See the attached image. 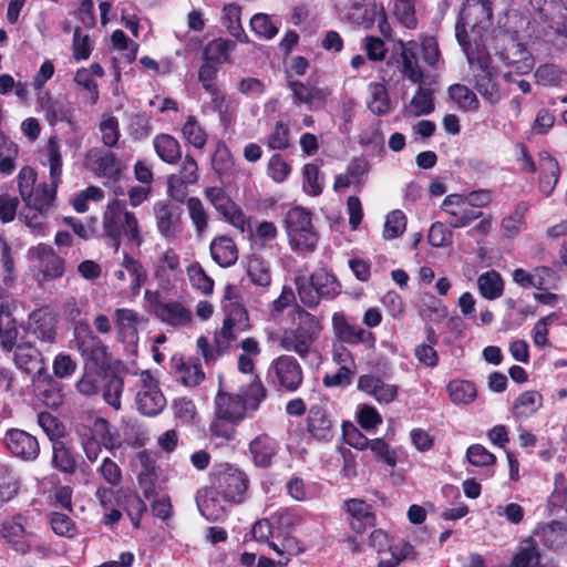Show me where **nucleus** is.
Returning <instances> with one entry per match:
<instances>
[{
  "label": "nucleus",
  "instance_id": "9b49d317",
  "mask_svg": "<svg viewBox=\"0 0 567 567\" xmlns=\"http://www.w3.org/2000/svg\"><path fill=\"white\" fill-rule=\"evenodd\" d=\"M244 330L245 327L240 328L236 323L235 318L229 316L224 320L220 330L215 332L214 347L209 346L208 339L206 337H199L197 339V348L204 357L205 362L212 363L220 354L228 351L231 347V343L237 339L238 333Z\"/></svg>",
  "mask_w": 567,
  "mask_h": 567
},
{
  "label": "nucleus",
  "instance_id": "0eeeda50",
  "mask_svg": "<svg viewBox=\"0 0 567 567\" xmlns=\"http://www.w3.org/2000/svg\"><path fill=\"white\" fill-rule=\"evenodd\" d=\"M215 493L221 495L225 501L240 503L248 488L247 474L228 463L218 465L213 473Z\"/></svg>",
  "mask_w": 567,
  "mask_h": 567
},
{
  "label": "nucleus",
  "instance_id": "4468645a",
  "mask_svg": "<svg viewBox=\"0 0 567 567\" xmlns=\"http://www.w3.org/2000/svg\"><path fill=\"white\" fill-rule=\"evenodd\" d=\"M332 329L336 337L343 343L355 346L363 344L367 349L375 348V336L373 332L348 321L344 313L336 312L332 316Z\"/></svg>",
  "mask_w": 567,
  "mask_h": 567
},
{
  "label": "nucleus",
  "instance_id": "3c124183",
  "mask_svg": "<svg viewBox=\"0 0 567 567\" xmlns=\"http://www.w3.org/2000/svg\"><path fill=\"white\" fill-rule=\"evenodd\" d=\"M213 110L218 113L223 125L228 126L234 122L235 106L230 99L220 90L208 93Z\"/></svg>",
  "mask_w": 567,
  "mask_h": 567
},
{
  "label": "nucleus",
  "instance_id": "cd10ccee",
  "mask_svg": "<svg viewBox=\"0 0 567 567\" xmlns=\"http://www.w3.org/2000/svg\"><path fill=\"white\" fill-rule=\"evenodd\" d=\"M155 315L162 322L174 328L189 326L193 320L192 311L178 301L157 303Z\"/></svg>",
  "mask_w": 567,
  "mask_h": 567
},
{
  "label": "nucleus",
  "instance_id": "72a5a7b5",
  "mask_svg": "<svg viewBox=\"0 0 567 567\" xmlns=\"http://www.w3.org/2000/svg\"><path fill=\"white\" fill-rule=\"evenodd\" d=\"M535 535L551 549L567 548V526L560 522H550L535 529Z\"/></svg>",
  "mask_w": 567,
  "mask_h": 567
},
{
  "label": "nucleus",
  "instance_id": "7c9ffc66",
  "mask_svg": "<svg viewBox=\"0 0 567 567\" xmlns=\"http://www.w3.org/2000/svg\"><path fill=\"white\" fill-rule=\"evenodd\" d=\"M25 529L23 518L18 515L9 520L2 523L0 528V536L6 539V543L19 554H27L30 550V545L23 540Z\"/></svg>",
  "mask_w": 567,
  "mask_h": 567
},
{
  "label": "nucleus",
  "instance_id": "338daca9",
  "mask_svg": "<svg viewBox=\"0 0 567 567\" xmlns=\"http://www.w3.org/2000/svg\"><path fill=\"white\" fill-rule=\"evenodd\" d=\"M406 228V217L401 210H393L386 215L383 237L388 240L400 237Z\"/></svg>",
  "mask_w": 567,
  "mask_h": 567
},
{
  "label": "nucleus",
  "instance_id": "4c0bfd02",
  "mask_svg": "<svg viewBox=\"0 0 567 567\" xmlns=\"http://www.w3.org/2000/svg\"><path fill=\"white\" fill-rule=\"evenodd\" d=\"M18 328L16 319L7 305H0V346L6 351H12L17 343Z\"/></svg>",
  "mask_w": 567,
  "mask_h": 567
},
{
  "label": "nucleus",
  "instance_id": "b1692460",
  "mask_svg": "<svg viewBox=\"0 0 567 567\" xmlns=\"http://www.w3.org/2000/svg\"><path fill=\"white\" fill-rule=\"evenodd\" d=\"M358 389L372 396L379 404H390L399 395V385L388 383L373 374L361 375L358 379Z\"/></svg>",
  "mask_w": 567,
  "mask_h": 567
},
{
  "label": "nucleus",
  "instance_id": "c756f323",
  "mask_svg": "<svg viewBox=\"0 0 567 567\" xmlns=\"http://www.w3.org/2000/svg\"><path fill=\"white\" fill-rule=\"evenodd\" d=\"M82 432H87L95 441L103 444L109 450L121 447L122 440L118 431L113 427L105 419L96 417L92 421L90 426H81Z\"/></svg>",
  "mask_w": 567,
  "mask_h": 567
},
{
  "label": "nucleus",
  "instance_id": "2f4dec72",
  "mask_svg": "<svg viewBox=\"0 0 567 567\" xmlns=\"http://www.w3.org/2000/svg\"><path fill=\"white\" fill-rule=\"evenodd\" d=\"M347 512L350 515V525L355 533H363L367 527L374 525V514L369 504L362 499H349L346 502Z\"/></svg>",
  "mask_w": 567,
  "mask_h": 567
},
{
  "label": "nucleus",
  "instance_id": "bf43d9fd",
  "mask_svg": "<svg viewBox=\"0 0 567 567\" xmlns=\"http://www.w3.org/2000/svg\"><path fill=\"white\" fill-rule=\"evenodd\" d=\"M18 189L22 200L27 204L35 199L34 184L37 182V173L30 166H24L18 174Z\"/></svg>",
  "mask_w": 567,
  "mask_h": 567
},
{
  "label": "nucleus",
  "instance_id": "aec40b11",
  "mask_svg": "<svg viewBox=\"0 0 567 567\" xmlns=\"http://www.w3.org/2000/svg\"><path fill=\"white\" fill-rule=\"evenodd\" d=\"M84 165L97 177L115 179L120 174V162L114 153L92 147L86 152Z\"/></svg>",
  "mask_w": 567,
  "mask_h": 567
},
{
  "label": "nucleus",
  "instance_id": "ddd939ff",
  "mask_svg": "<svg viewBox=\"0 0 567 567\" xmlns=\"http://www.w3.org/2000/svg\"><path fill=\"white\" fill-rule=\"evenodd\" d=\"M442 212L447 215L446 224L452 228H463L481 218L483 213L473 209L462 194L447 195L441 205Z\"/></svg>",
  "mask_w": 567,
  "mask_h": 567
},
{
  "label": "nucleus",
  "instance_id": "473e14b6",
  "mask_svg": "<svg viewBox=\"0 0 567 567\" xmlns=\"http://www.w3.org/2000/svg\"><path fill=\"white\" fill-rule=\"evenodd\" d=\"M210 256L220 267H230L238 259V249L234 240L227 236H220L210 243Z\"/></svg>",
  "mask_w": 567,
  "mask_h": 567
},
{
  "label": "nucleus",
  "instance_id": "f257e3e1",
  "mask_svg": "<svg viewBox=\"0 0 567 567\" xmlns=\"http://www.w3.org/2000/svg\"><path fill=\"white\" fill-rule=\"evenodd\" d=\"M488 0H466L455 25V35L463 51L485 47L484 35L492 22Z\"/></svg>",
  "mask_w": 567,
  "mask_h": 567
},
{
  "label": "nucleus",
  "instance_id": "79ce46f5",
  "mask_svg": "<svg viewBox=\"0 0 567 567\" xmlns=\"http://www.w3.org/2000/svg\"><path fill=\"white\" fill-rule=\"evenodd\" d=\"M313 340L300 332L297 329H288L286 330L280 338V346L287 351H292L299 354L301 358H305L311 347Z\"/></svg>",
  "mask_w": 567,
  "mask_h": 567
},
{
  "label": "nucleus",
  "instance_id": "a878e982",
  "mask_svg": "<svg viewBox=\"0 0 567 567\" xmlns=\"http://www.w3.org/2000/svg\"><path fill=\"white\" fill-rule=\"evenodd\" d=\"M506 39H508L509 42L506 45L505 51L499 53L501 60L505 65L512 68L513 71L518 74L528 73L535 63L533 56L523 44L516 42L514 39H509L508 37H506Z\"/></svg>",
  "mask_w": 567,
  "mask_h": 567
},
{
  "label": "nucleus",
  "instance_id": "f704fd0d",
  "mask_svg": "<svg viewBox=\"0 0 567 567\" xmlns=\"http://www.w3.org/2000/svg\"><path fill=\"white\" fill-rule=\"evenodd\" d=\"M367 106L371 113L384 116L391 113L392 102L383 83L371 82L368 85Z\"/></svg>",
  "mask_w": 567,
  "mask_h": 567
},
{
  "label": "nucleus",
  "instance_id": "6e6d98bb",
  "mask_svg": "<svg viewBox=\"0 0 567 567\" xmlns=\"http://www.w3.org/2000/svg\"><path fill=\"white\" fill-rule=\"evenodd\" d=\"M405 110L413 116L430 114L434 110L432 92L420 85Z\"/></svg>",
  "mask_w": 567,
  "mask_h": 567
},
{
  "label": "nucleus",
  "instance_id": "20e7f679",
  "mask_svg": "<svg viewBox=\"0 0 567 567\" xmlns=\"http://www.w3.org/2000/svg\"><path fill=\"white\" fill-rule=\"evenodd\" d=\"M103 230L111 240L114 251L120 249L122 238L137 248L144 243V236L135 214L128 212L117 200L110 203L103 214Z\"/></svg>",
  "mask_w": 567,
  "mask_h": 567
},
{
  "label": "nucleus",
  "instance_id": "680f3d73",
  "mask_svg": "<svg viewBox=\"0 0 567 567\" xmlns=\"http://www.w3.org/2000/svg\"><path fill=\"white\" fill-rule=\"evenodd\" d=\"M186 206L195 231L197 235L204 234L208 226V215L203 203L197 197H190L186 200Z\"/></svg>",
  "mask_w": 567,
  "mask_h": 567
},
{
  "label": "nucleus",
  "instance_id": "6ab92c4d",
  "mask_svg": "<svg viewBox=\"0 0 567 567\" xmlns=\"http://www.w3.org/2000/svg\"><path fill=\"white\" fill-rule=\"evenodd\" d=\"M56 317L48 309H37L29 315L25 331L39 341L54 343L56 339Z\"/></svg>",
  "mask_w": 567,
  "mask_h": 567
},
{
  "label": "nucleus",
  "instance_id": "4d7b16f0",
  "mask_svg": "<svg viewBox=\"0 0 567 567\" xmlns=\"http://www.w3.org/2000/svg\"><path fill=\"white\" fill-rule=\"evenodd\" d=\"M235 49V43L226 39L210 41L205 50V60L212 63H224L229 60V53Z\"/></svg>",
  "mask_w": 567,
  "mask_h": 567
},
{
  "label": "nucleus",
  "instance_id": "ea45409f",
  "mask_svg": "<svg viewBox=\"0 0 567 567\" xmlns=\"http://www.w3.org/2000/svg\"><path fill=\"white\" fill-rule=\"evenodd\" d=\"M477 288L483 298L495 300L504 292V280L498 271L488 270L478 276Z\"/></svg>",
  "mask_w": 567,
  "mask_h": 567
},
{
  "label": "nucleus",
  "instance_id": "2eb2a0df",
  "mask_svg": "<svg viewBox=\"0 0 567 567\" xmlns=\"http://www.w3.org/2000/svg\"><path fill=\"white\" fill-rule=\"evenodd\" d=\"M269 378L279 386L288 390H297L302 382V371L298 361L290 355H281L272 361Z\"/></svg>",
  "mask_w": 567,
  "mask_h": 567
},
{
  "label": "nucleus",
  "instance_id": "49530a36",
  "mask_svg": "<svg viewBox=\"0 0 567 567\" xmlns=\"http://www.w3.org/2000/svg\"><path fill=\"white\" fill-rule=\"evenodd\" d=\"M451 100L457 104L458 109L466 112H476L480 109V101L476 94L466 85L453 84L449 87Z\"/></svg>",
  "mask_w": 567,
  "mask_h": 567
},
{
  "label": "nucleus",
  "instance_id": "de8ad7c7",
  "mask_svg": "<svg viewBox=\"0 0 567 567\" xmlns=\"http://www.w3.org/2000/svg\"><path fill=\"white\" fill-rule=\"evenodd\" d=\"M19 148L16 143L0 134V175H11L17 168Z\"/></svg>",
  "mask_w": 567,
  "mask_h": 567
},
{
  "label": "nucleus",
  "instance_id": "37998d69",
  "mask_svg": "<svg viewBox=\"0 0 567 567\" xmlns=\"http://www.w3.org/2000/svg\"><path fill=\"white\" fill-rule=\"evenodd\" d=\"M449 396L454 404L467 405L477 396V389L472 381L452 380L446 386Z\"/></svg>",
  "mask_w": 567,
  "mask_h": 567
},
{
  "label": "nucleus",
  "instance_id": "39448f33",
  "mask_svg": "<svg viewBox=\"0 0 567 567\" xmlns=\"http://www.w3.org/2000/svg\"><path fill=\"white\" fill-rule=\"evenodd\" d=\"M286 230L291 249L298 254L315 251L319 241L312 225L311 213L302 207L290 208L285 217Z\"/></svg>",
  "mask_w": 567,
  "mask_h": 567
},
{
  "label": "nucleus",
  "instance_id": "9d476101",
  "mask_svg": "<svg viewBox=\"0 0 567 567\" xmlns=\"http://www.w3.org/2000/svg\"><path fill=\"white\" fill-rule=\"evenodd\" d=\"M27 257L39 281L53 280L64 274V260L49 245L38 244L30 247Z\"/></svg>",
  "mask_w": 567,
  "mask_h": 567
},
{
  "label": "nucleus",
  "instance_id": "f03ea898",
  "mask_svg": "<svg viewBox=\"0 0 567 567\" xmlns=\"http://www.w3.org/2000/svg\"><path fill=\"white\" fill-rule=\"evenodd\" d=\"M265 396L262 383L254 377L249 384L241 386L236 394L219 390L215 398V415L240 423L259 408Z\"/></svg>",
  "mask_w": 567,
  "mask_h": 567
},
{
  "label": "nucleus",
  "instance_id": "a19ab883",
  "mask_svg": "<svg viewBox=\"0 0 567 567\" xmlns=\"http://www.w3.org/2000/svg\"><path fill=\"white\" fill-rule=\"evenodd\" d=\"M13 360L18 369L31 373L40 365V352L31 343H20L14 347Z\"/></svg>",
  "mask_w": 567,
  "mask_h": 567
},
{
  "label": "nucleus",
  "instance_id": "bb28decb",
  "mask_svg": "<svg viewBox=\"0 0 567 567\" xmlns=\"http://www.w3.org/2000/svg\"><path fill=\"white\" fill-rule=\"evenodd\" d=\"M288 87L291 91L293 102L306 104L310 110L322 107L329 95L327 90L300 81H290Z\"/></svg>",
  "mask_w": 567,
  "mask_h": 567
},
{
  "label": "nucleus",
  "instance_id": "6e6552de",
  "mask_svg": "<svg viewBox=\"0 0 567 567\" xmlns=\"http://www.w3.org/2000/svg\"><path fill=\"white\" fill-rule=\"evenodd\" d=\"M135 404L137 410L146 416H155L166 406V399L162 393L158 380L150 370L136 372Z\"/></svg>",
  "mask_w": 567,
  "mask_h": 567
},
{
  "label": "nucleus",
  "instance_id": "7ed1b4c3",
  "mask_svg": "<svg viewBox=\"0 0 567 567\" xmlns=\"http://www.w3.org/2000/svg\"><path fill=\"white\" fill-rule=\"evenodd\" d=\"M464 53L470 65L471 83L474 89L487 103L497 104L503 99L504 93L501 89L499 72L493 65L486 48L466 49Z\"/></svg>",
  "mask_w": 567,
  "mask_h": 567
},
{
  "label": "nucleus",
  "instance_id": "58836bf2",
  "mask_svg": "<svg viewBox=\"0 0 567 567\" xmlns=\"http://www.w3.org/2000/svg\"><path fill=\"white\" fill-rule=\"evenodd\" d=\"M157 156L167 164H176L182 157L178 141L169 134H158L153 140Z\"/></svg>",
  "mask_w": 567,
  "mask_h": 567
},
{
  "label": "nucleus",
  "instance_id": "dca6fc26",
  "mask_svg": "<svg viewBox=\"0 0 567 567\" xmlns=\"http://www.w3.org/2000/svg\"><path fill=\"white\" fill-rule=\"evenodd\" d=\"M157 231L166 239L176 238L183 230L181 207L166 200H158L153 206Z\"/></svg>",
  "mask_w": 567,
  "mask_h": 567
},
{
  "label": "nucleus",
  "instance_id": "c85d7f7f",
  "mask_svg": "<svg viewBox=\"0 0 567 567\" xmlns=\"http://www.w3.org/2000/svg\"><path fill=\"white\" fill-rule=\"evenodd\" d=\"M334 421L321 406L313 405L308 412L307 429L315 439L330 441L334 435Z\"/></svg>",
  "mask_w": 567,
  "mask_h": 567
},
{
  "label": "nucleus",
  "instance_id": "5fc2aeb1",
  "mask_svg": "<svg viewBox=\"0 0 567 567\" xmlns=\"http://www.w3.org/2000/svg\"><path fill=\"white\" fill-rule=\"evenodd\" d=\"M390 3L393 16L402 25L408 29L416 28L415 0H391Z\"/></svg>",
  "mask_w": 567,
  "mask_h": 567
},
{
  "label": "nucleus",
  "instance_id": "393cba45",
  "mask_svg": "<svg viewBox=\"0 0 567 567\" xmlns=\"http://www.w3.org/2000/svg\"><path fill=\"white\" fill-rule=\"evenodd\" d=\"M145 322L146 319L133 309L118 308L114 311V323L122 342L135 346L138 340V326Z\"/></svg>",
  "mask_w": 567,
  "mask_h": 567
},
{
  "label": "nucleus",
  "instance_id": "8fccbe9b",
  "mask_svg": "<svg viewBox=\"0 0 567 567\" xmlns=\"http://www.w3.org/2000/svg\"><path fill=\"white\" fill-rule=\"evenodd\" d=\"M536 83L543 86H558L567 80V73L559 65L545 63L534 73Z\"/></svg>",
  "mask_w": 567,
  "mask_h": 567
},
{
  "label": "nucleus",
  "instance_id": "a18cd8bd",
  "mask_svg": "<svg viewBox=\"0 0 567 567\" xmlns=\"http://www.w3.org/2000/svg\"><path fill=\"white\" fill-rule=\"evenodd\" d=\"M176 378L186 386H196L205 378L199 362L188 359L176 364Z\"/></svg>",
  "mask_w": 567,
  "mask_h": 567
},
{
  "label": "nucleus",
  "instance_id": "864d4df0",
  "mask_svg": "<svg viewBox=\"0 0 567 567\" xmlns=\"http://www.w3.org/2000/svg\"><path fill=\"white\" fill-rule=\"evenodd\" d=\"M121 267L128 274L132 293L136 296L147 278L142 264L128 254H124Z\"/></svg>",
  "mask_w": 567,
  "mask_h": 567
},
{
  "label": "nucleus",
  "instance_id": "603ef678",
  "mask_svg": "<svg viewBox=\"0 0 567 567\" xmlns=\"http://www.w3.org/2000/svg\"><path fill=\"white\" fill-rule=\"evenodd\" d=\"M47 156L50 167L51 184L47 185L48 188L56 189L62 175V156L58 141L52 137L50 138L47 146Z\"/></svg>",
  "mask_w": 567,
  "mask_h": 567
},
{
  "label": "nucleus",
  "instance_id": "412c9836",
  "mask_svg": "<svg viewBox=\"0 0 567 567\" xmlns=\"http://www.w3.org/2000/svg\"><path fill=\"white\" fill-rule=\"evenodd\" d=\"M512 278L524 289L535 288L538 290L555 288L558 281L556 271L546 266L536 267L532 271L517 268L513 271Z\"/></svg>",
  "mask_w": 567,
  "mask_h": 567
},
{
  "label": "nucleus",
  "instance_id": "1a4fd4ad",
  "mask_svg": "<svg viewBox=\"0 0 567 567\" xmlns=\"http://www.w3.org/2000/svg\"><path fill=\"white\" fill-rule=\"evenodd\" d=\"M74 348L81 355L100 370L110 367V353L107 347L95 336L87 322L79 321L74 326Z\"/></svg>",
  "mask_w": 567,
  "mask_h": 567
},
{
  "label": "nucleus",
  "instance_id": "4be33fe9",
  "mask_svg": "<svg viewBox=\"0 0 567 567\" xmlns=\"http://www.w3.org/2000/svg\"><path fill=\"white\" fill-rule=\"evenodd\" d=\"M280 450L279 442L268 434H259L248 444L252 464L258 468H269L274 465Z\"/></svg>",
  "mask_w": 567,
  "mask_h": 567
},
{
  "label": "nucleus",
  "instance_id": "13d9d810",
  "mask_svg": "<svg viewBox=\"0 0 567 567\" xmlns=\"http://www.w3.org/2000/svg\"><path fill=\"white\" fill-rule=\"evenodd\" d=\"M101 141L106 147H114L121 136L117 117L112 114H103L99 124Z\"/></svg>",
  "mask_w": 567,
  "mask_h": 567
},
{
  "label": "nucleus",
  "instance_id": "c9c22d12",
  "mask_svg": "<svg viewBox=\"0 0 567 567\" xmlns=\"http://www.w3.org/2000/svg\"><path fill=\"white\" fill-rule=\"evenodd\" d=\"M416 42L408 41L406 43L402 42L401 45V73L402 75L410 80L414 84H421L423 80V72L417 63V58L415 54Z\"/></svg>",
  "mask_w": 567,
  "mask_h": 567
},
{
  "label": "nucleus",
  "instance_id": "c03bdc74",
  "mask_svg": "<svg viewBox=\"0 0 567 567\" xmlns=\"http://www.w3.org/2000/svg\"><path fill=\"white\" fill-rule=\"evenodd\" d=\"M543 405V396L536 391H525L515 400L513 413L516 417L526 419Z\"/></svg>",
  "mask_w": 567,
  "mask_h": 567
},
{
  "label": "nucleus",
  "instance_id": "5701e85b",
  "mask_svg": "<svg viewBox=\"0 0 567 567\" xmlns=\"http://www.w3.org/2000/svg\"><path fill=\"white\" fill-rule=\"evenodd\" d=\"M370 165L364 157H354L348 164L346 171L336 175L333 190L342 192L350 187L361 190L365 185Z\"/></svg>",
  "mask_w": 567,
  "mask_h": 567
},
{
  "label": "nucleus",
  "instance_id": "052dcab7",
  "mask_svg": "<svg viewBox=\"0 0 567 567\" xmlns=\"http://www.w3.org/2000/svg\"><path fill=\"white\" fill-rule=\"evenodd\" d=\"M187 276L193 288L204 295H209L214 290V280L209 277L199 262H193L187 267Z\"/></svg>",
  "mask_w": 567,
  "mask_h": 567
},
{
  "label": "nucleus",
  "instance_id": "774afa93",
  "mask_svg": "<svg viewBox=\"0 0 567 567\" xmlns=\"http://www.w3.org/2000/svg\"><path fill=\"white\" fill-rule=\"evenodd\" d=\"M184 138L196 148H203L207 135L194 116H188L182 127Z\"/></svg>",
  "mask_w": 567,
  "mask_h": 567
},
{
  "label": "nucleus",
  "instance_id": "09e8293b",
  "mask_svg": "<svg viewBox=\"0 0 567 567\" xmlns=\"http://www.w3.org/2000/svg\"><path fill=\"white\" fill-rule=\"evenodd\" d=\"M540 554L533 538L524 540L509 567H536L539 564Z\"/></svg>",
  "mask_w": 567,
  "mask_h": 567
},
{
  "label": "nucleus",
  "instance_id": "f3484780",
  "mask_svg": "<svg viewBox=\"0 0 567 567\" xmlns=\"http://www.w3.org/2000/svg\"><path fill=\"white\" fill-rule=\"evenodd\" d=\"M3 441L8 451L22 461L32 462L40 454L38 439L24 430H8Z\"/></svg>",
  "mask_w": 567,
  "mask_h": 567
},
{
  "label": "nucleus",
  "instance_id": "0e129e2a",
  "mask_svg": "<svg viewBox=\"0 0 567 567\" xmlns=\"http://www.w3.org/2000/svg\"><path fill=\"white\" fill-rule=\"evenodd\" d=\"M250 29L259 38L270 40L278 33L277 24L266 13H256L250 19Z\"/></svg>",
  "mask_w": 567,
  "mask_h": 567
},
{
  "label": "nucleus",
  "instance_id": "423d86ee",
  "mask_svg": "<svg viewBox=\"0 0 567 567\" xmlns=\"http://www.w3.org/2000/svg\"><path fill=\"white\" fill-rule=\"evenodd\" d=\"M300 301L307 307H316L320 299H332L341 291L340 284L334 275L326 269L316 270L309 278L296 279Z\"/></svg>",
  "mask_w": 567,
  "mask_h": 567
},
{
  "label": "nucleus",
  "instance_id": "e433bc0d",
  "mask_svg": "<svg viewBox=\"0 0 567 567\" xmlns=\"http://www.w3.org/2000/svg\"><path fill=\"white\" fill-rule=\"evenodd\" d=\"M539 189L547 197L553 193L559 179V165L558 162L549 154L542 153L539 155Z\"/></svg>",
  "mask_w": 567,
  "mask_h": 567
},
{
  "label": "nucleus",
  "instance_id": "a211bd4d",
  "mask_svg": "<svg viewBox=\"0 0 567 567\" xmlns=\"http://www.w3.org/2000/svg\"><path fill=\"white\" fill-rule=\"evenodd\" d=\"M207 200L224 218L240 231H245L247 219L241 209L229 198L220 187H208L205 190Z\"/></svg>",
  "mask_w": 567,
  "mask_h": 567
},
{
  "label": "nucleus",
  "instance_id": "69168bd1",
  "mask_svg": "<svg viewBox=\"0 0 567 567\" xmlns=\"http://www.w3.org/2000/svg\"><path fill=\"white\" fill-rule=\"evenodd\" d=\"M179 269V256L173 248H167L155 262V275L166 278Z\"/></svg>",
  "mask_w": 567,
  "mask_h": 567
},
{
  "label": "nucleus",
  "instance_id": "f8f14e48",
  "mask_svg": "<svg viewBox=\"0 0 567 567\" xmlns=\"http://www.w3.org/2000/svg\"><path fill=\"white\" fill-rule=\"evenodd\" d=\"M55 198L54 189L45 185H38L35 189V199L25 204L24 221L30 230L43 236L47 228V213Z\"/></svg>",
  "mask_w": 567,
  "mask_h": 567
},
{
  "label": "nucleus",
  "instance_id": "e2e57ef3",
  "mask_svg": "<svg viewBox=\"0 0 567 567\" xmlns=\"http://www.w3.org/2000/svg\"><path fill=\"white\" fill-rule=\"evenodd\" d=\"M197 505L202 515L212 522L221 519L226 512L225 506L219 504L213 491L206 492L203 498H198Z\"/></svg>",
  "mask_w": 567,
  "mask_h": 567
}]
</instances>
